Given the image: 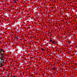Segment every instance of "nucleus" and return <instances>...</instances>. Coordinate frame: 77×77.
<instances>
[{"label":"nucleus","mask_w":77,"mask_h":77,"mask_svg":"<svg viewBox=\"0 0 77 77\" xmlns=\"http://www.w3.org/2000/svg\"><path fill=\"white\" fill-rule=\"evenodd\" d=\"M2 53V54H3L4 53V51H3V50L2 49H0V53Z\"/></svg>","instance_id":"nucleus-1"},{"label":"nucleus","mask_w":77,"mask_h":77,"mask_svg":"<svg viewBox=\"0 0 77 77\" xmlns=\"http://www.w3.org/2000/svg\"><path fill=\"white\" fill-rule=\"evenodd\" d=\"M52 44H56V41H55V40L53 41H52Z\"/></svg>","instance_id":"nucleus-2"},{"label":"nucleus","mask_w":77,"mask_h":77,"mask_svg":"<svg viewBox=\"0 0 77 77\" xmlns=\"http://www.w3.org/2000/svg\"><path fill=\"white\" fill-rule=\"evenodd\" d=\"M41 50H42V51H45V48H42L41 49Z\"/></svg>","instance_id":"nucleus-3"},{"label":"nucleus","mask_w":77,"mask_h":77,"mask_svg":"<svg viewBox=\"0 0 77 77\" xmlns=\"http://www.w3.org/2000/svg\"><path fill=\"white\" fill-rule=\"evenodd\" d=\"M55 69V67H53L52 68V69L53 70H54Z\"/></svg>","instance_id":"nucleus-4"},{"label":"nucleus","mask_w":77,"mask_h":77,"mask_svg":"<svg viewBox=\"0 0 77 77\" xmlns=\"http://www.w3.org/2000/svg\"><path fill=\"white\" fill-rule=\"evenodd\" d=\"M50 42H53V40H51H51H50Z\"/></svg>","instance_id":"nucleus-5"},{"label":"nucleus","mask_w":77,"mask_h":77,"mask_svg":"<svg viewBox=\"0 0 77 77\" xmlns=\"http://www.w3.org/2000/svg\"><path fill=\"white\" fill-rule=\"evenodd\" d=\"M15 39H18V37L17 36V37H15Z\"/></svg>","instance_id":"nucleus-6"},{"label":"nucleus","mask_w":77,"mask_h":77,"mask_svg":"<svg viewBox=\"0 0 77 77\" xmlns=\"http://www.w3.org/2000/svg\"><path fill=\"white\" fill-rule=\"evenodd\" d=\"M13 77H17V76L14 75L13 76Z\"/></svg>","instance_id":"nucleus-7"},{"label":"nucleus","mask_w":77,"mask_h":77,"mask_svg":"<svg viewBox=\"0 0 77 77\" xmlns=\"http://www.w3.org/2000/svg\"><path fill=\"white\" fill-rule=\"evenodd\" d=\"M0 67H1V66H0Z\"/></svg>","instance_id":"nucleus-8"}]
</instances>
